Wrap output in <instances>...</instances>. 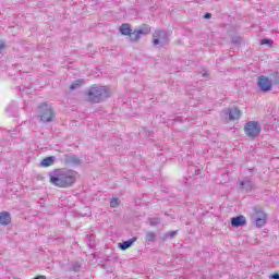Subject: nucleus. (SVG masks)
I'll return each instance as SVG.
<instances>
[{"label": "nucleus", "instance_id": "32", "mask_svg": "<svg viewBox=\"0 0 279 279\" xmlns=\"http://www.w3.org/2000/svg\"><path fill=\"white\" fill-rule=\"evenodd\" d=\"M270 278H271V279H279V274H272V275L270 276Z\"/></svg>", "mask_w": 279, "mask_h": 279}, {"label": "nucleus", "instance_id": "13", "mask_svg": "<svg viewBox=\"0 0 279 279\" xmlns=\"http://www.w3.org/2000/svg\"><path fill=\"white\" fill-rule=\"evenodd\" d=\"M137 240H138V238L134 236L128 241L119 243V247L122 251L130 250V247H132V245H134V243H136Z\"/></svg>", "mask_w": 279, "mask_h": 279}, {"label": "nucleus", "instance_id": "5", "mask_svg": "<svg viewBox=\"0 0 279 279\" xmlns=\"http://www.w3.org/2000/svg\"><path fill=\"white\" fill-rule=\"evenodd\" d=\"M260 124L256 121H250L244 126V132L248 138H256L260 135Z\"/></svg>", "mask_w": 279, "mask_h": 279}, {"label": "nucleus", "instance_id": "3", "mask_svg": "<svg viewBox=\"0 0 279 279\" xmlns=\"http://www.w3.org/2000/svg\"><path fill=\"white\" fill-rule=\"evenodd\" d=\"M39 117L43 123H51V121L56 119V111L53 110V107H51V105L43 102L41 105H39Z\"/></svg>", "mask_w": 279, "mask_h": 279}, {"label": "nucleus", "instance_id": "19", "mask_svg": "<svg viewBox=\"0 0 279 279\" xmlns=\"http://www.w3.org/2000/svg\"><path fill=\"white\" fill-rule=\"evenodd\" d=\"M84 84V80H77L74 83L70 85V90H76V88H80Z\"/></svg>", "mask_w": 279, "mask_h": 279}, {"label": "nucleus", "instance_id": "21", "mask_svg": "<svg viewBox=\"0 0 279 279\" xmlns=\"http://www.w3.org/2000/svg\"><path fill=\"white\" fill-rule=\"evenodd\" d=\"M136 32H137V35L141 38V36H147V34H150L151 29H149V28H141V29L136 31Z\"/></svg>", "mask_w": 279, "mask_h": 279}, {"label": "nucleus", "instance_id": "9", "mask_svg": "<svg viewBox=\"0 0 279 279\" xmlns=\"http://www.w3.org/2000/svg\"><path fill=\"white\" fill-rule=\"evenodd\" d=\"M223 114H226V117H229V121H236L239 119H241V109H239L238 107H233V108H227L223 110Z\"/></svg>", "mask_w": 279, "mask_h": 279}, {"label": "nucleus", "instance_id": "16", "mask_svg": "<svg viewBox=\"0 0 279 279\" xmlns=\"http://www.w3.org/2000/svg\"><path fill=\"white\" fill-rule=\"evenodd\" d=\"M270 83L272 86H278L279 85V72H274L269 75Z\"/></svg>", "mask_w": 279, "mask_h": 279}, {"label": "nucleus", "instance_id": "35", "mask_svg": "<svg viewBox=\"0 0 279 279\" xmlns=\"http://www.w3.org/2000/svg\"><path fill=\"white\" fill-rule=\"evenodd\" d=\"M203 77H208V73H204V74H203Z\"/></svg>", "mask_w": 279, "mask_h": 279}, {"label": "nucleus", "instance_id": "26", "mask_svg": "<svg viewBox=\"0 0 279 279\" xmlns=\"http://www.w3.org/2000/svg\"><path fill=\"white\" fill-rule=\"evenodd\" d=\"M178 234V231H170V232H168V234H167V236L169 238V239H174V236Z\"/></svg>", "mask_w": 279, "mask_h": 279}, {"label": "nucleus", "instance_id": "29", "mask_svg": "<svg viewBox=\"0 0 279 279\" xmlns=\"http://www.w3.org/2000/svg\"><path fill=\"white\" fill-rule=\"evenodd\" d=\"M174 123H181L182 117H177L175 119L172 120Z\"/></svg>", "mask_w": 279, "mask_h": 279}, {"label": "nucleus", "instance_id": "8", "mask_svg": "<svg viewBox=\"0 0 279 279\" xmlns=\"http://www.w3.org/2000/svg\"><path fill=\"white\" fill-rule=\"evenodd\" d=\"M64 165L70 167H77V165H82V159L77 157L75 154H66L62 158Z\"/></svg>", "mask_w": 279, "mask_h": 279}, {"label": "nucleus", "instance_id": "18", "mask_svg": "<svg viewBox=\"0 0 279 279\" xmlns=\"http://www.w3.org/2000/svg\"><path fill=\"white\" fill-rule=\"evenodd\" d=\"M137 34H138L137 31H134V32L131 31V34H129V38L131 43H138V40H141V36Z\"/></svg>", "mask_w": 279, "mask_h": 279}, {"label": "nucleus", "instance_id": "1", "mask_svg": "<svg viewBox=\"0 0 279 279\" xmlns=\"http://www.w3.org/2000/svg\"><path fill=\"white\" fill-rule=\"evenodd\" d=\"M50 184L59 189H69L77 180V172L66 168L54 169L49 173Z\"/></svg>", "mask_w": 279, "mask_h": 279}, {"label": "nucleus", "instance_id": "2", "mask_svg": "<svg viewBox=\"0 0 279 279\" xmlns=\"http://www.w3.org/2000/svg\"><path fill=\"white\" fill-rule=\"evenodd\" d=\"M112 95V89L108 86L93 85L87 92V99L92 104H101Z\"/></svg>", "mask_w": 279, "mask_h": 279}, {"label": "nucleus", "instance_id": "15", "mask_svg": "<svg viewBox=\"0 0 279 279\" xmlns=\"http://www.w3.org/2000/svg\"><path fill=\"white\" fill-rule=\"evenodd\" d=\"M132 32V27L130 26L129 23L122 24L120 26V33L122 34V36H130Z\"/></svg>", "mask_w": 279, "mask_h": 279}, {"label": "nucleus", "instance_id": "12", "mask_svg": "<svg viewBox=\"0 0 279 279\" xmlns=\"http://www.w3.org/2000/svg\"><path fill=\"white\" fill-rule=\"evenodd\" d=\"M12 223V216L9 211L0 213V226H10Z\"/></svg>", "mask_w": 279, "mask_h": 279}, {"label": "nucleus", "instance_id": "11", "mask_svg": "<svg viewBox=\"0 0 279 279\" xmlns=\"http://www.w3.org/2000/svg\"><path fill=\"white\" fill-rule=\"evenodd\" d=\"M252 189H254V182L250 179H244L240 181V190L244 193H252Z\"/></svg>", "mask_w": 279, "mask_h": 279}, {"label": "nucleus", "instance_id": "33", "mask_svg": "<svg viewBox=\"0 0 279 279\" xmlns=\"http://www.w3.org/2000/svg\"><path fill=\"white\" fill-rule=\"evenodd\" d=\"M33 279H47V277H46V276H43V275H39V276H36V277L33 278Z\"/></svg>", "mask_w": 279, "mask_h": 279}, {"label": "nucleus", "instance_id": "25", "mask_svg": "<svg viewBox=\"0 0 279 279\" xmlns=\"http://www.w3.org/2000/svg\"><path fill=\"white\" fill-rule=\"evenodd\" d=\"M232 44L233 45H241V37H239V36L232 37Z\"/></svg>", "mask_w": 279, "mask_h": 279}, {"label": "nucleus", "instance_id": "6", "mask_svg": "<svg viewBox=\"0 0 279 279\" xmlns=\"http://www.w3.org/2000/svg\"><path fill=\"white\" fill-rule=\"evenodd\" d=\"M253 223H255L256 228H263L267 223V214L260 209H255Z\"/></svg>", "mask_w": 279, "mask_h": 279}, {"label": "nucleus", "instance_id": "34", "mask_svg": "<svg viewBox=\"0 0 279 279\" xmlns=\"http://www.w3.org/2000/svg\"><path fill=\"white\" fill-rule=\"evenodd\" d=\"M199 173H202V170L195 169V175H199Z\"/></svg>", "mask_w": 279, "mask_h": 279}, {"label": "nucleus", "instance_id": "10", "mask_svg": "<svg viewBox=\"0 0 279 279\" xmlns=\"http://www.w3.org/2000/svg\"><path fill=\"white\" fill-rule=\"evenodd\" d=\"M231 226L232 228H242V226H247V219L243 215L232 217Z\"/></svg>", "mask_w": 279, "mask_h": 279}, {"label": "nucleus", "instance_id": "28", "mask_svg": "<svg viewBox=\"0 0 279 279\" xmlns=\"http://www.w3.org/2000/svg\"><path fill=\"white\" fill-rule=\"evenodd\" d=\"M106 260L108 262V263H110V262H114V260H117V258L116 257H113V256H107L106 257Z\"/></svg>", "mask_w": 279, "mask_h": 279}, {"label": "nucleus", "instance_id": "27", "mask_svg": "<svg viewBox=\"0 0 279 279\" xmlns=\"http://www.w3.org/2000/svg\"><path fill=\"white\" fill-rule=\"evenodd\" d=\"M87 236L89 239V246L93 247V241H95V235L94 234H89Z\"/></svg>", "mask_w": 279, "mask_h": 279}, {"label": "nucleus", "instance_id": "7", "mask_svg": "<svg viewBox=\"0 0 279 279\" xmlns=\"http://www.w3.org/2000/svg\"><path fill=\"white\" fill-rule=\"evenodd\" d=\"M271 86L274 85L271 84V81L269 80V77L265 75H260L257 78V88H259L262 93H269V90H271Z\"/></svg>", "mask_w": 279, "mask_h": 279}, {"label": "nucleus", "instance_id": "14", "mask_svg": "<svg viewBox=\"0 0 279 279\" xmlns=\"http://www.w3.org/2000/svg\"><path fill=\"white\" fill-rule=\"evenodd\" d=\"M54 162H56V157L50 156V157L44 158L40 162V166L41 167H51V165H53Z\"/></svg>", "mask_w": 279, "mask_h": 279}, {"label": "nucleus", "instance_id": "24", "mask_svg": "<svg viewBox=\"0 0 279 279\" xmlns=\"http://www.w3.org/2000/svg\"><path fill=\"white\" fill-rule=\"evenodd\" d=\"M260 45H269V46H271V45H274V40L264 38V39L260 40Z\"/></svg>", "mask_w": 279, "mask_h": 279}, {"label": "nucleus", "instance_id": "20", "mask_svg": "<svg viewBox=\"0 0 279 279\" xmlns=\"http://www.w3.org/2000/svg\"><path fill=\"white\" fill-rule=\"evenodd\" d=\"M121 205V199L114 197L110 199V206L111 208H117Z\"/></svg>", "mask_w": 279, "mask_h": 279}, {"label": "nucleus", "instance_id": "22", "mask_svg": "<svg viewBox=\"0 0 279 279\" xmlns=\"http://www.w3.org/2000/svg\"><path fill=\"white\" fill-rule=\"evenodd\" d=\"M81 269H82V265H80V263H77V262L71 265V270L72 271H76L77 272Z\"/></svg>", "mask_w": 279, "mask_h": 279}, {"label": "nucleus", "instance_id": "30", "mask_svg": "<svg viewBox=\"0 0 279 279\" xmlns=\"http://www.w3.org/2000/svg\"><path fill=\"white\" fill-rule=\"evenodd\" d=\"M5 49V43L0 41V51H3Z\"/></svg>", "mask_w": 279, "mask_h": 279}, {"label": "nucleus", "instance_id": "17", "mask_svg": "<svg viewBox=\"0 0 279 279\" xmlns=\"http://www.w3.org/2000/svg\"><path fill=\"white\" fill-rule=\"evenodd\" d=\"M145 241H146L147 243H154V242H156V233L153 232V231L146 232V234H145Z\"/></svg>", "mask_w": 279, "mask_h": 279}, {"label": "nucleus", "instance_id": "23", "mask_svg": "<svg viewBox=\"0 0 279 279\" xmlns=\"http://www.w3.org/2000/svg\"><path fill=\"white\" fill-rule=\"evenodd\" d=\"M160 223V218H149V225L150 226H159Z\"/></svg>", "mask_w": 279, "mask_h": 279}, {"label": "nucleus", "instance_id": "4", "mask_svg": "<svg viewBox=\"0 0 279 279\" xmlns=\"http://www.w3.org/2000/svg\"><path fill=\"white\" fill-rule=\"evenodd\" d=\"M153 45L154 47H165V45H169V34L167 31H156L153 34Z\"/></svg>", "mask_w": 279, "mask_h": 279}, {"label": "nucleus", "instance_id": "31", "mask_svg": "<svg viewBox=\"0 0 279 279\" xmlns=\"http://www.w3.org/2000/svg\"><path fill=\"white\" fill-rule=\"evenodd\" d=\"M204 19H213V14H210V13H205Z\"/></svg>", "mask_w": 279, "mask_h": 279}]
</instances>
